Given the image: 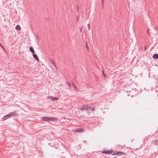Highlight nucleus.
Instances as JSON below:
<instances>
[{"mask_svg":"<svg viewBox=\"0 0 158 158\" xmlns=\"http://www.w3.org/2000/svg\"><path fill=\"white\" fill-rule=\"evenodd\" d=\"M48 117H43L41 118L42 120H43L45 121H48Z\"/></svg>","mask_w":158,"mask_h":158,"instance_id":"nucleus-6","label":"nucleus"},{"mask_svg":"<svg viewBox=\"0 0 158 158\" xmlns=\"http://www.w3.org/2000/svg\"><path fill=\"white\" fill-rule=\"evenodd\" d=\"M13 112L10 113L9 114L4 116L3 118V120H5L9 118L12 117L13 115Z\"/></svg>","mask_w":158,"mask_h":158,"instance_id":"nucleus-2","label":"nucleus"},{"mask_svg":"<svg viewBox=\"0 0 158 158\" xmlns=\"http://www.w3.org/2000/svg\"><path fill=\"white\" fill-rule=\"evenodd\" d=\"M88 26L89 29V30H90V25L89 24H88Z\"/></svg>","mask_w":158,"mask_h":158,"instance_id":"nucleus-15","label":"nucleus"},{"mask_svg":"<svg viewBox=\"0 0 158 158\" xmlns=\"http://www.w3.org/2000/svg\"><path fill=\"white\" fill-rule=\"evenodd\" d=\"M49 98L52 101H54V100H57L58 99V98H53L52 97H50Z\"/></svg>","mask_w":158,"mask_h":158,"instance_id":"nucleus-7","label":"nucleus"},{"mask_svg":"<svg viewBox=\"0 0 158 158\" xmlns=\"http://www.w3.org/2000/svg\"><path fill=\"white\" fill-rule=\"evenodd\" d=\"M29 49L30 51L33 53H34V51L33 48L31 47H29Z\"/></svg>","mask_w":158,"mask_h":158,"instance_id":"nucleus-8","label":"nucleus"},{"mask_svg":"<svg viewBox=\"0 0 158 158\" xmlns=\"http://www.w3.org/2000/svg\"><path fill=\"white\" fill-rule=\"evenodd\" d=\"M153 57L154 58H155L156 59H158V55L157 54H154L153 56Z\"/></svg>","mask_w":158,"mask_h":158,"instance_id":"nucleus-9","label":"nucleus"},{"mask_svg":"<svg viewBox=\"0 0 158 158\" xmlns=\"http://www.w3.org/2000/svg\"><path fill=\"white\" fill-rule=\"evenodd\" d=\"M51 63L54 66H55V63L54 61L53 60H51Z\"/></svg>","mask_w":158,"mask_h":158,"instance_id":"nucleus-13","label":"nucleus"},{"mask_svg":"<svg viewBox=\"0 0 158 158\" xmlns=\"http://www.w3.org/2000/svg\"><path fill=\"white\" fill-rule=\"evenodd\" d=\"M0 46L2 47V46L1 45V44H0Z\"/></svg>","mask_w":158,"mask_h":158,"instance_id":"nucleus-17","label":"nucleus"},{"mask_svg":"<svg viewBox=\"0 0 158 158\" xmlns=\"http://www.w3.org/2000/svg\"><path fill=\"white\" fill-rule=\"evenodd\" d=\"M112 151H108V150H106V151H104L102 152V153H104V154H110L111 153Z\"/></svg>","mask_w":158,"mask_h":158,"instance_id":"nucleus-4","label":"nucleus"},{"mask_svg":"<svg viewBox=\"0 0 158 158\" xmlns=\"http://www.w3.org/2000/svg\"><path fill=\"white\" fill-rule=\"evenodd\" d=\"M33 57L37 61L39 62V60L36 54L34 53L33 54Z\"/></svg>","mask_w":158,"mask_h":158,"instance_id":"nucleus-5","label":"nucleus"},{"mask_svg":"<svg viewBox=\"0 0 158 158\" xmlns=\"http://www.w3.org/2000/svg\"><path fill=\"white\" fill-rule=\"evenodd\" d=\"M119 154H123L124 155H126V154L124 152H119Z\"/></svg>","mask_w":158,"mask_h":158,"instance_id":"nucleus-14","label":"nucleus"},{"mask_svg":"<svg viewBox=\"0 0 158 158\" xmlns=\"http://www.w3.org/2000/svg\"><path fill=\"white\" fill-rule=\"evenodd\" d=\"M84 131V130L83 129L81 128V129H77L76 130V131H77V132H83Z\"/></svg>","mask_w":158,"mask_h":158,"instance_id":"nucleus-10","label":"nucleus"},{"mask_svg":"<svg viewBox=\"0 0 158 158\" xmlns=\"http://www.w3.org/2000/svg\"><path fill=\"white\" fill-rule=\"evenodd\" d=\"M102 72V74H103V75H104L105 77H106V75L104 73V72L103 71Z\"/></svg>","mask_w":158,"mask_h":158,"instance_id":"nucleus-16","label":"nucleus"},{"mask_svg":"<svg viewBox=\"0 0 158 158\" xmlns=\"http://www.w3.org/2000/svg\"><path fill=\"white\" fill-rule=\"evenodd\" d=\"M95 109V108L94 107H91L87 105H84L81 108L80 110L81 111L86 110H94Z\"/></svg>","mask_w":158,"mask_h":158,"instance_id":"nucleus-1","label":"nucleus"},{"mask_svg":"<svg viewBox=\"0 0 158 158\" xmlns=\"http://www.w3.org/2000/svg\"><path fill=\"white\" fill-rule=\"evenodd\" d=\"M119 154V152H118V151H115L114 152L113 155H117Z\"/></svg>","mask_w":158,"mask_h":158,"instance_id":"nucleus-12","label":"nucleus"},{"mask_svg":"<svg viewBox=\"0 0 158 158\" xmlns=\"http://www.w3.org/2000/svg\"><path fill=\"white\" fill-rule=\"evenodd\" d=\"M15 28L16 30H20L21 29V28L20 26L19 25L16 26L15 27Z\"/></svg>","mask_w":158,"mask_h":158,"instance_id":"nucleus-11","label":"nucleus"},{"mask_svg":"<svg viewBox=\"0 0 158 158\" xmlns=\"http://www.w3.org/2000/svg\"><path fill=\"white\" fill-rule=\"evenodd\" d=\"M48 121H53L57 120V118H54L48 117Z\"/></svg>","mask_w":158,"mask_h":158,"instance_id":"nucleus-3","label":"nucleus"}]
</instances>
